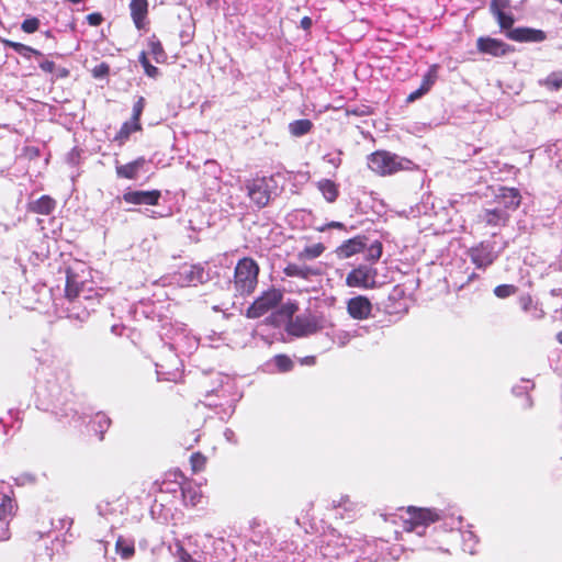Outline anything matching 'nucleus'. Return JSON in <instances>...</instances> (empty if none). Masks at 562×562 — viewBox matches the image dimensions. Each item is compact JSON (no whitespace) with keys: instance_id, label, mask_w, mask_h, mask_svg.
<instances>
[{"instance_id":"nucleus-1","label":"nucleus","mask_w":562,"mask_h":562,"mask_svg":"<svg viewBox=\"0 0 562 562\" xmlns=\"http://www.w3.org/2000/svg\"><path fill=\"white\" fill-rule=\"evenodd\" d=\"M259 273L260 267L254 258H240L235 266L231 280L234 296L243 299L250 296L258 285Z\"/></svg>"},{"instance_id":"nucleus-2","label":"nucleus","mask_w":562,"mask_h":562,"mask_svg":"<svg viewBox=\"0 0 562 562\" xmlns=\"http://www.w3.org/2000/svg\"><path fill=\"white\" fill-rule=\"evenodd\" d=\"M412 161L385 149H378L367 157L368 168L379 177H390L409 170Z\"/></svg>"},{"instance_id":"nucleus-3","label":"nucleus","mask_w":562,"mask_h":562,"mask_svg":"<svg viewBox=\"0 0 562 562\" xmlns=\"http://www.w3.org/2000/svg\"><path fill=\"white\" fill-rule=\"evenodd\" d=\"M244 189L251 204L260 210L277 195L278 184L272 176H256L245 181Z\"/></svg>"},{"instance_id":"nucleus-4","label":"nucleus","mask_w":562,"mask_h":562,"mask_svg":"<svg viewBox=\"0 0 562 562\" xmlns=\"http://www.w3.org/2000/svg\"><path fill=\"white\" fill-rule=\"evenodd\" d=\"M406 518H403V529L407 532L417 531L418 528H426L443 518V512L436 508L408 506Z\"/></svg>"},{"instance_id":"nucleus-5","label":"nucleus","mask_w":562,"mask_h":562,"mask_svg":"<svg viewBox=\"0 0 562 562\" xmlns=\"http://www.w3.org/2000/svg\"><path fill=\"white\" fill-rule=\"evenodd\" d=\"M283 299V292L277 288L263 291L246 310V317L259 318L277 307Z\"/></svg>"},{"instance_id":"nucleus-6","label":"nucleus","mask_w":562,"mask_h":562,"mask_svg":"<svg viewBox=\"0 0 562 562\" xmlns=\"http://www.w3.org/2000/svg\"><path fill=\"white\" fill-rule=\"evenodd\" d=\"M376 277V268L368 265H359L348 272L345 283L349 288L371 290L378 286Z\"/></svg>"},{"instance_id":"nucleus-7","label":"nucleus","mask_w":562,"mask_h":562,"mask_svg":"<svg viewBox=\"0 0 562 562\" xmlns=\"http://www.w3.org/2000/svg\"><path fill=\"white\" fill-rule=\"evenodd\" d=\"M86 291V283L79 280L78 274L71 269H66L65 297L69 301V314L79 310L82 304L81 295Z\"/></svg>"},{"instance_id":"nucleus-8","label":"nucleus","mask_w":562,"mask_h":562,"mask_svg":"<svg viewBox=\"0 0 562 562\" xmlns=\"http://www.w3.org/2000/svg\"><path fill=\"white\" fill-rule=\"evenodd\" d=\"M468 255L472 263L477 269L485 270L487 267L493 265L497 259V252L494 251V247L490 243L481 241L477 245L471 247Z\"/></svg>"},{"instance_id":"nucleus-9","label":"nucleus","mask_w":562,"mask_h":562,"mask_svg":"<svg viewBox=\"0 0 562 562\" xmlns=\"http://www.w3.org/2000/svg\"><path fill=\"white\" fill-rule=\"evenodd\" d=\"M103 294L100 292V290H86L81 295L82 304L80 305L79 310L72 311V313L69 314V317L76 318L80 322L86 321L90 316V313L94 312L95 308L101 304Z\"/></svg>"},{"instance_id":"nucleus-10","label":"nucleus","mask_w":562,"mask_h":562,"mask_svg":"<svg viewBox=\"0 0 562 562\" xmlns=\"http://www.w3.org/2000/svg\"><path fill=\"white\" fill-rule=\"evenodd\" d=\"M319 329L318 322L313 316H296L291 319L285 327L289 335L294 337H305L317 333Z\"/></svg>"},{"instance_id":"nucleus-11","label":"nucleus","mask_w":562,"mask_h":562,"mask_svg":"<svg viewBox=\"0 0 562 562\" xmlns=\"http://www.w3.org/2000/svg\"><path fill=\"white\" fill-rule=\"evenodd\" d=\"M476 48L480 53L491 55L493 57H502L512 52L514 48L505 42L490 37L481 36L476 40Z\"/></svg>"},{"instance_id":"nucleus-12","label":"nucleus","mask_w":562,"mask_h":562,"mask_svg":"<svg viewBox=\"0 0 562 562\" xmlns=\"http://www.w3.org/2000/svg\"><path fill=\"white\" fill-rule=\"evenodd\" d=\"M346 308L351 318L364 321L371 316L372 303L367 296L357 295L347 301Z\"/></svg>"},{"instance_id":"nucleus-13","label":"nucleus","mask_w":562,"mask_h":562,"mask_svg":"<svg viewBox=\"0 0 562 562\" xmlns=\"http://www.w3.org/2000/svg\"><path fill=\"white\" fill-rule=\"evenodd\" d=\"M506 37L519 43H540L547 40L542 30L531 27H515L505 33Z\"/></svg>"},{"instance_id":"nucleus-14","label":"nucleus","mask_w":562,"mask_h":562,"mask_svg":"<svg viewBox=\"0 0 562 562\" xmlns=\"http://www.w3.org/2000/svg\"><path fill=\"white\" fill-rule=\"evenodd\" d=\"M161 198V192L157 189L148 191H127L123 194V200L128 204L134 205H158Z\"/></svg>"},{"instance_id":"nucleus-15","label":"nucleus","mask_w":562,"mask_h":562,"mask_svg":"<svg viewBox=\"0 0 562 562\" xmlns=\"http://www.w3.org/2000/svg\"><path fill=\"white\" fill-rule=\"evenodd\" d=\"M187 477L180 469H172L164 474L161 482L156 481L159 493H176L183 487Z\"/></svg>"},{"instance_id":"nucleus-16","label":"nucleus","mask_w":562,"mask_h":562,"mask_svg":"<svg viewBox=\"0 0 562 562\" xmlns=\"http://www.w3.org/2000/svg\"><path fill=\"white\" fill-rule=\"evenodd\" d=\"M128 9L135 27L138 31L145 30L148 24V0H131Z\"/></svg>"},{"instance_id":"nucleus-17","label":"nucleus","mask_w":562,"mask_h":562,"mask_svg":"<svg viewBox=\"0 0 562 562\" xmlns=\"http://www.w3.org/2000/svg\"><path fill=\"white\" fill-rule=\"evenodd\" d=\"M366 247L367 237L364 235H358L345 240L340 246H338L336 254L339 258L346 259L362 252Z\"/></svg>"},{"instance_id":"nucleus-18","label":"nucleus","mask_w":562,"mask_h":562,"mask_svg":"<svg viewBox=\"0 0 562 562\" xmlns=\"http://www.w3.org/2000/svg\"><path fill=\"white\" fill-rule=\"evenodd\" d=\"M495 200L505 209L516 210L521 203V195L516 188L501 187L498 193L495 195Z\"/></svg>"},{"instance_id":"nucleus-19","label":"nucleus","mask_w":562,"mask_h":562,"mask_svg":"<svg viewBox=\"0 0 562 562\" xmlns=\"http://www.w3.org/2000/svg\"><path fill=\"white\" fill-rule=\"evenodd\" d=\"M57 202L50 195L44 194L26 204V211L40 215H50L56 209Z\"/></svg>"},{"instance_id":"nucleus-20","label":"nucleus","mask_w":562,"mask_h":562,"mask_svg":"<svg viewBox=\"0 0 562 562\" xmlns=\"http://www.w3.org/2000/svg\"><path fill=\"white\" fill-rule=\"evenodd\" d=\"M146 164V159L144 157H138L133 161H130L124 165L115 166L116 177L120 179L135 180L137 179L139 171Z\"/></svg>"},{"instance_id":"nucleus-21","label":"nucleus","mask_w":562,"mask_h":562,"mask_svg":"<svg viewBox=\"0 0 562 562\" xmlns=\"http://www.w3.org/2000/svg\"><path fill=\"white\" fill-rule=\"evenodd\" d=\"M180 280L186 285L196 286L205 281V270L199 265H191L182 272H180Z\"/></svg>"},{"instance_id":"nucleus-22","label":"nucleus","mask_w":562,"mask_h":562,"mask_svg":"<svg viewBox=\"0 0 562 562\" xmlns=\"http://www.w3.org/2000/svg\"><path fill=\"white\" fill-rule=\"evenodd\" d=\"M283 273L286 277L308 280L311 277L319 276L321 270L318 268H313V267H308V266L288 263L283 269Z\"/></svg>"},{"instance_id":"nucleus-23","label":"nucleus","mask_w":562,"mask_h":562,"mask_svg":"<svg viewBox=\"0 0 562 562\" xmlns=\"http://www.w3.org/2000/svg\"><path fill=\"white\" fill-rule=\"evenodd\" d=\"M490 11L496 18L497 23L502 30L506 32L513 29L515 19L513 14L506 13L499 5L498 0H492L490 4Z\"/></svg>"},{"instance_id":"nucleus-24","label":"nucleus","mask_w":562,"mask_h":562,"mask_svg":"<svg viewBox=\"0 0 562 562\" xmlns=\"http://www.w3.org/2000/svg\"><path fill=\"white\" fill-rule=\"evenodd\" d=\"M142 130L143 126L140 122L126 121L121 125L119 132L113 137V142L122 147L130 139L131 134L140 132Z\"/></svg>"},{"instance_id":"nucleus-25","label":"nucleus","mask_w":562,"mask_h":562,"mask_svg":"<svg viewBox=\"0 0 562 562\" xmlns=\"http://www.w3.org/2000/svg\"><path fill=\"white\" fill-rule=\"evenodd\" d=\"M148 54L153 56L157 64H165L168 59V55L162 46L160 40L153 34L147 40Z\"/></svg>"},{"instance_id":"nucleus-26","label":"nucleus","mask_w":562,"mask_h":562,"mask_svg":"<svg viewBox=\"0 0 562 562\" xmlns=\"http://www.w3.org/2000/svg\"><path fill=\"white\" fill-rule=\"evenodd\" d=\"M18 509L16 502L8 495H3L0 503V520L5 521V528L9 530V520L15 515Z\"/></svg>"},{"instance_id":"nucleus-27","label":"nucleus","mask_w":562,"mask_h":562,"mask_svg":"<svg viewBox=\"0 0 562 562\" xmlns=\"http://www.w3.org/2000/svg\"><path fill=\"white\" fill-rule=\"evenodd\" d=\"M110 426L111 419L102 413L95 414L94 417L90 420V427L98 436L99 440H103L104 434L108 431Z\"/></svg>"},{"instance_id":"nucleus-28","label":"nucleus","mask_w":562,"mask_h":562,"mask_svg":"<svg viewBox=\"0 0 562 562\" xmlns=\"http://www.w3.org/2000/svg\"><path fill=\"white\" fill-rule=\"evenodd\" d=\"M509 215L501 210H485L483 221L488 226H505Z\"/></svg>"},{"instance_id":"nucleus-29","label":"nucleus","mask_w":562,"mask_h":562,"mask_svg":"<svg viewBox=\"0 0 562 562\" xmlns=\"http://www.w3.org/2000/svg\"><path fill=\"white\" fill-rule=\"evenodd\" d=\"M317 188L329 203L335 202L339 195L338 186L333 180L323 179L318 181Z\"/></svg>"},{"instance_id":"nucleus-30","label":"nucleus","mask_w":562,"mask_h":562,"mask_svg":"<svg viewBox=\"0 0 562 562\" xmlns=\"http://www.w3.org/2000/svg\"><path fill=\"white\" fill-rule=\"evenodd\" d=\"M326 247L323 243H316L314 245L305 246L299 254L297 259L300 261L313 260L321 257Z\"/></svg>"},{"instance_id":"nucleus-31","label":"nucleus","mask_w":562,"mask_h":562,"mask_svg":"<svg viewBox=\"0 0 562 562\" xmlns=\"http://www.w3.org/2000/svg\"><path fill=\"white\" fill-rule=\"evenodd\" d=\"M115 551L123 560L131 559L135 554L134 541L119 536L115 542Z\"/></svg>"},{"instance_id":"nucleus-32","label":"nucleus","mask_w":562,"mask_h":562,"mask_svg":"<svg viewBox=\"0 0 562 562\" xmlns=\"http://www.w3.org/2000/svg\"><path fill=\"white\" fill-rule=\"evenodd\" d=\"M1 42L5 47H10V48L14 49L18 54L22 55L25 58H30L31 55L42 56V53L38 49H35V48L24 45L22 43L14 42V41L7 40V38L1 40Z\"/></svg>"},{"instance_id":"nucleus-33","label":"nucleus","mask_w":562,"mask_h":562,"mask_svg":"<svg viewBox=\"0 0 562 562\" xmlns=\"http://www.w3.org/2000/svg\"><path fill=\"white\" fill-rule=\"evenodd\" d=\"M312 128L313 123L308 119L295 120L289 124V131L295 137H300L310 133Z\"/></svg>"},{"instance_id":"nucleus-34","label":"nucleus","mask_w":562,"mask_h":562,"mask_svg":"<svg viewBox=\"0 0 562 562\" xmlns=\"http://www.w3.org/2000/svg\"><path fill=\"white\" fill-rule=\"evenodd\" d=\"M207 458L200 451L193 452L190 457V465L192 473H199L205 470Z\"/></svg>"},{"instance_id":"nucleus-35","label":"nucleus","mask_w":562,"mask_h":562,"mask_svg":"<svg viewBox=\"0 0 562 562\" xmlns=\"http://www.w3.org/2000/svg\"><path fill=\"white\" fill-rule=\"evenodd\" d=\"M438 70L439 66L437 64H434L429 67L427 72L424 75L422 80V86L429 91L431 87L435 85V82L438 79Z\"/></svg>"},{"instance_id":"nucleus-36","label":"nucleus","mask_w":562,"mask_h":562,"mask_svg":"<svg viewBox=\"0 0 562 562\" xmlns=\"http://www.w3.org/2000/svg\"><path fill=\"white\" fill-rule=\"evenodd\" d=\"M274 364L279 372H289L294 368L292 359L283 353L277 355L273 358Z\"/></svg>"},{"instance_id":"nucleus-37","label":"nucleus","mask_w":562,"mask_h":562,"mask_svg":"<svg viewBox=\"0 0 562 562\" xmlns=\"http://www.w3.org/2000/svg\"><path fill=\"white\" fill-rule=\"evenodd\" d=\"M181 492L186 504H190L191 506H195L202 497L201 493L192 487L183 486L181 487Z\"/></svg>"},{"instance_id":"nucleus-38","label":"nucleus","mask_w":562,"mask_h":562,"mask_svg":"<svg viewBox=\"0 0 562 562\" xmlns=\"http://www.w3.org/2000/svg\"><path fill=\"white\" fill-rule=\"evenodd\" d=\"M518 291L517 286L514 284H499L494 288V294L498 299H506L514 294H516Z\"/></svg>"},{"instance_id":"nucleus-39","label":"nucleus","mask_w":562,"mask_h":562,"mask_svg":"<svg viewBox=\"0 0 562 562\" xmlns=\"http://www.w3.org/2000/svg\"><path fill=\"white\" fill-rule=\"evenodd\" d=\"M299 311V305L296 302H286L284 304L281 305V307L279 308L278 313L281 315V316H284L289 319V322L291 319H294L293 316L294 314Z\"/></svg>"},{"instance_id":"nucleus-40","label":"nucleus","mask_w":562,"mask_h":562,"mask_svg":"<svg viewBox=\"0 0 562 562\" xmlns=\"http://www.w3.org/2000/svg\"><path fill=\"white\" fill-rule=\"evenodd\" d=\"M546 87L551 90H558L562 87V74L551 72L544 80Z\"/></svg>"},{"instance_id":"nucleus-41","label":"nucleus","mask_w":562,"mask_h":562,"mask_svg":"<svg viewBox=\"0 0 562 562\" xmlns=\"http://www.w3.org/2000/svg\"><path fill=\"white\" fill-rule=\"evenodd\" d=\"M145 104H146L145 98L139 97L133 105L131 121L140 122V117H142L143 111L145 109Z\"/></svg>"},{"instance_id":"nucleus-42","label":"nucleus","mask_w":562,"mask_h":562,"mask_svg":"<svg viewBox=\"0 0 562 562\" xmlns=\"http://www.w3.org/2000/svg\"><path fill=\"white\" fill-rule=\"evenodd\" d=\"M40 29V20L35 16L25 19L21 24V30L27 34L35 33Z\"/></svg>"},{"instance_id":"nucleus-43","label":"nucleus","mask_w":562,"mask_h":562,"mask_svg":"<svg viewBox=\"0 0 562 562\" xmlns=\"http://www.w3.org/2000/svg\"><path fill=\"white\" fill-rule=\"evenodd\" d=\"M383 252V246L382 243L379 240H375L368 249V259L372 261H378Z\"/></svg>"},{"instance_id":"nucleus-44","label":"nucleus","mask_w":562,"mask_h":562,"mask_svg":"<svg viewBox=\"0 0 562 562\" xmlns=\"http://www.w3.org/2000/svg\"><path fill=\"white\" fill-rule=\"evenodd\" d=\"M347 115H355V116H367L372 114V109L369 105H360L356 108H348L346 110Z\"/></svg>"},{"instance_id":"nucleus-45","label":"nucleus","mask_w":562,"mask_h":562,"mask_svg":"<svg viewBox=\"0 0 562 562\" xmlns=\"http://www.w3.org/2000/svg\"><path fill=\"white\" fill-rule=\"evenodd\" d=\"M110 72V66L106 63H101L92 69V76L94 78L106 77Z\"/></svg>"},{"instance_id":"nucleus-46","label":"nucleus","mask_w":562,"mask_h":562,"mask_svg":"<svg viewBox=\"0 0 562 562\" xmlns=\"http://www.w3.org/2000/svg\"><path fill=\"white\" fill-rule=\"evenodd\" d=\"M177 557L178 562H201L196 559H193L192 555L182 547H177Z\"/></svg>"},{"instance_id":"nucleus-47","label":"nucleus","mask_w":562,"mask_h":562,"mask_svg":"<svg viewBox=\"0 0 562 562\" xmlns=\"http://www.w3.org/2000/svg\"><path fill=\"white\" fill-rule=\"evenodd\" d=\"M518 302L524 312H529L533 307V300L530 294L520 295Z\"/></svg>"},{"instance_id":"nucleus-48","label":"nucleus","mask_w":562,"mask_h":562,"mask_svg":"<svg viewBox=\"0 0 562 562\" xmlns=\"http://www.w3.org/2000/svg\"><path fill=\"white\" fill-rule=\"evenodd\" d=\"M86 20L89 23V25H91V26H99V25H101L103 23L104 18H103L102 13L93 12V13L88 14L86 16Z\"/></svg>"},{"instance_id":"nucleus-49","label":"nucleus","mask_w":562,"mask_h":562,"mask_svg":"<svg viewBox=\"0 0 562 562\" xmlns=\"http://www.w3.org/2000/svg\"><path fill=\"white\" fill-rule=\"evenodd\" d=\"M143 69H144L145 75L151 79H156L160 76V70L156 66H154L151 63L145 65V67Z\"/></svg>"},{"instance_id":"nucleus-50","label":"nucleus","mask_w":562,"mask_h":562,"mask_svg":"<svg viewBox=\"0 0 562 562\" xmlns=\"http://www.w3.org/2000/svg\"><path fill=\"white\" fill-rule=\"evenodd\" d=\"M427 92L428 91L420 85V87L418 89H416L415 91L411 92L407 95L406 101L408 103H412V102L416 101L417 99L422 98Z\"/></svg>"},{"instance_id":"nucleus-51","label":"nucleus","mask_w":562,"mask_h":562,"mask_svg":"<svg viewBox=\"0 0 562 562\" xmlns=\"http://www.w3.org/2000/svg\"><path fill=\"white\" fill-rule=\"evenodd\" d=\"M328 228H336V229H341V231H346L347 229L346 225L344 223L331 221V222L325 224L324 226L319 227L318 231L319 232H325Z\"/></svg>"},{"instance_id":"nucleus-52","label":"nucleus","mask_w":562,"mask_h":562,"mask_svg":"<svg viewBox=\"0 0 562 562\" xmlns=\"http://www.w3.org/2000/svg\"><path fill=\"white\" fill-rule=\"evenodd\" d=\"M55 63L52 61V60H44L40 64V68L44 71V72H48V74H52L54 70H55Z\"/></svg>"},{"instance_id":"nucleus-53","label":"nucleus","mask_w":562,"mask_h":562,"mask_svg":"<svg viewBox=\"0 0 562 562\" xmlns=\"http://www.w3.org/2000/svg\"><path fill=\"white\" fill-rule=\"evenodd\" d=\"M300 363L302 366H314L316 363L315 356H306L300 359Z\"/></svg>"},{"instance_id":"nucleus-54","label":"nucleus","mask_w":562,"mask_h":562,"mask_svg":"<svg viewBox=\"0 0 562 562\" xmlns=\"http://www.w3.org/2000/svg\"><path fill=\"white\" fill-rule=\"evenodd\" d=\"M300 25L303 30L308 31L312 27V19L310 16L302 18Z\"/></svg>"},{"instance_id":"nucleus-55","label":"nucleus","mask_w":562,"mask_h":562,"mask_svg":"<svg viewBox=\"0 0 562 562\" xmlns=\"http://www.w3.org/2000/svg\"><path fill=\"white\" fill-rule=\"evenodd\" d=\"M138 61L139 64L142 65V67L144 68L145 65L149 64V58H148V53L147 52H140L139 55H138Z\"/></svg>"},{"instance_id":"nucleus-56","label":"nucleus","mask_w":562,"mask_h":562,"mask_svg":"<svg viewBox=\"0 0 562 562\" xmlns=\"http://www.w3.org/2000/svg\"><path fill=\"white\" fill-rule=\"evenodd\" d=\"M10 537H11L10 530L3 529L2 532L0 533V542L9 540Z\"/></svg>"},{"instance_id":"nucleus-57","label":"nucleus","mask_w":562,"mask_h":562,"mask_svg":"<svg viewBox=\"0 0 562 562\" xmlns=\"http://www.w3.org/2000/svg\"><path fill=\"white\" fill-rule=\"evenodd\" d=\"M555 338H557L558 342L562 345V330H560V331L557 334Z\"/></svg>"},{"instance_id":"nucleus-58","label":"nucleus","mask_w":562,"mask_h":562,"mask_svg":"<svg viewBox=\"0 0 562 562\" xmlns=\"http://www.w3.org/2000/svg\"><path fill=\"white\" fill-rule=\"evenodd\" d=\"M68 75H69V71L66 68L61 69L60 77H67Z\"/></svg>"},{"instance_id":"nucleus-59","label":"nucleus","mask_w":562,"mask_h":562,"mask_svg":"<svg viewBox=\"0 0 562 562\" xmlns=\"http://www.w3.org/2000/svg\"><path fill=\"white\" fill-rule=\"evenodd\" d=\"M440 553L447 555V554H449V551L445 550V551H440Z\"/></svg>"},{"instance_id":"nucleus-60","label":"nucleus","mask_w":562,"mask_h":562,"mask_svg":"<svg viewBox=\"0 0 562 562\" xmlns=\"http://www.w3.org/2000/svg\"><path fill=\"white\" fill-rule=\"evenodd\" d=\"M558 1L562 3V0H558Z\"/></svg>"}]
</instances>
